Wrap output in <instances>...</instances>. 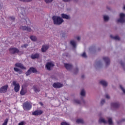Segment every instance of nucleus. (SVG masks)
I'll list each match as a JSON object with an SVG mask.
<instances>
[{
    "label": "nucleus",
    "mask_w": 125,
    "mask_h": 125,
    "mask_svg": "<svg viewBox=\"0 0 125 125\" xmlns=\"http://www.w3.org/2000/svg\"><path fill=\"white\" fill-rule=\"evenodd\" d=\"M52 19L55 25H61L64 22V20L60 17L54 16L52 17Z\"/></svg>",
    "instance_id": "1"
},
{
    "label": "nucleus",
    "mask_w": 125,
    "mask_h": 125,
    "mask_svg": "<svg viewBox=\"0 0 125 125\" xmlns=\"http://www.w3.org/2000/svg\"><path fill=\"white\" fill-rule=\"evenodd\" d=\"M22 107L23 110L29 111L30 109H32V104L29 102H26L23 104Z\"/></svg>",
    "instance_id": "2"
},
{
    "label": "nucleus",
    "mask_w": 125,
    "mask_h": 125,
    "mask_svg": "<svg viewBox=\"0 0 125 125\" xmlns=\"http://www.w3.org/2000/svg\"><path fill=\"white\" fill-rule=\"evenodd\" d=\"M120 18L117 20V23H125V14L124 13H121L120 14Z\"/></svg>",
    "instance_id": "3"
},
{
    "label": "nucleus",
    "mask_w": 125,
    "mask_h": 125,
    "mask_svg": "<svg viewBox=\"0 0 125 125\" xmlns=\"http://www.w3.org/2000/svg\"><path fill=\"white\" fill-rule=\"evenodd\" d=\"M13 84L15 86L14 90L15 92H18L20 90V85H19V83H17V82L16 81H14L13 82Z\"/></svg>",
    "instance_id": "4"
},
{
    "label": "nucleus",
    "mask_w": 125,
    "mask_h": 125,
    "mask_svg": "<svg viewBox=\"0 0 125 125\" xmlns=\"http://www.w3.org/2000/svg\"><path fill=\"white\" fill-rule=\"evenodd\" d=\"M9 51L11 54H16L19 53V49L16 47H11L9 49Z\"/></svg>",
    "instance_id": "5"
},
{
    "label": "nucleus",
    "mask_w": 125,
    "mask_h": 125,
    "mask_svg": "<svg viewBox=\"0 0 125 125\" xmlns=\"http://www.w3.org/2000/svg\"><path fill=\"white\" fill-rule=\"evenodd\" d=\"M8 89V84H6L0 88V93H6Z\"/></svg>",
    "instance_id": "6"
},
{
    "label": "nucleus",
    "mask_w": 125,
    "mask_h": 125,
    "mask_svg": "<svg viewBox=\"0 0 125 125\" xmlns=\"http://www.w3.org/2000/svg\"><path fill=\"white\" fill-rule=\"evenodd\" d=\"M15 67H17L18 68H20L22 70H26V67L24 66V65L21 63L17 62L15 64Z\"/></svg>",
    "instance_id": "7"
},
{
    "label": "nucleus",
    "mask_w": 125,
    "mask_h": 125,
    "mask_svg": "<svg viewBox=\"0 0 125 125\" xmlns=\"http://www.w3.org/2000/svg\"><path fill=\"white\" fill-rule=\"evenodd\" d=\"M43 113V111L42 110H35L33 112H32V115L33 116H40V115H42Z\"/></svg>",
    "instance_id": "8"
},
{
    "label": "nucleus",
    "mask_w": 125,
    "mask_h": 125,
    "mask_svg": "<svg viewBox=\"0 0 125 125\" xmlns=\"http://www.w3.org/2000/svg\"><path fill=\"white\" fill-rule=\"evenodd\" d=\"M53 86L55 88H60V87H62V86H63V84L60 83H53Z\"/></svg>",
    "instance_id": "9"
},
{
    "label": "nucleus",
    "mask_w": 125,
    "mask_h": 125,
    "mask_svg": "<svg viewBox=\"0 0 125 125\" xmlns=\"http://www.w3.org/2000/svg\"><path fill=\"white\" fill-rule=\"evenodd\" d=\"M64 67L67 71H70L73 68V65L69 63H64Z\"/></svg>",
    "instance_id": "10"
},
{
    "label": "nucleus",
    "mask_w": 125,
    "mask_h": 125,
    "mask_svg": "<svg viewBox=\"0 0 125 125\" xmlns=\"http://www.w3.org/2000/svg\"><path fill=\"white\" fill-rule=\"evenodd\" d=\"M53 66H54V64L52 62H47L46 64V67L49 71H50L51 68Z\"/></svg>",
    "instance_id": "11"
},
{
    "label": "nucleus",
    "mask_w": 125,
    "mask_h": 125,
    "mask_svg": "<svg viewBox=\"0 0 125 125\" xmlns=\"http://www.w3.org/2000/svg\"><path fill=\"white\" fill-rule=\"evenodd\" d=\"M103 60L105 62L106 66L110 65V59L109 58L104 57L103 58Z\"/></svg>",
    "instance_id": "12"
},
{
    "label": "nucleus",
    "mask_w": 125,
    "mask_h": 125,
    "mask_svg": "<svg viewBox=\"0 0 125 125\" xmlns=\"http://www.w3.org/2000/svg\"><path fill=\"white\" fill-rule=\"evenodd\" d=\"M21 30H23V31H27V32H31L32 31V29L29 27L27 26H21Z\"/></svg>",
    "instance_id": "13"
},
{
    "label": "nucleus",
    "mask_w": 125,
    "mask_h": 125,
    "mask_svg": "<svg viewBox=\"0 0 125 125\" xmlns=\"http://www.w3.org/2000/svg\"><path fill=\"white\" fill-rule=\"evenodd\" d=\"M49 47V46L48 45H43L42 46V52H45L47 49H48V48Z\"/></svg>",
    "instance_id": "14"
},
{
    "label": "nucleus",
    "mask_w": 125,
    "mask_h": 125,
    "mask_svg": "<svg viewBox=\"0 0 125 125\" xmlns=\"http://www.w3.org/2000/svg\"><path fill=\"white\" fill-rule=\"evenodd\" d=\"M40 57V55L38 53L32 54L31 56V59H38Z\"/></svg>",
    "instance_id": "15"
},
{
    "label": "nucleus",
    "mask_w": 125,
    "mask_h": 125,
    "mask_svg": "<svg viewBox=\"0 0 125 125\" xmlns=\"http://www.w3.org/2000/svg\"><path fill=\"white\" fill-rule=\"evenodd\" d=\"M111 106L113 108H119L120 107V104L119 103H112L111 104Z\"/></svg>",
    "instance_id": "16"
},
{
    "label": "nucleus",
    "mask_w": 125,
    "mask_h": 125,
    "mask_svg": "<svg viewBox=\"0 0 125 125\" xmlns=\"http://www.w3.org/2000/svg\"><path fill=\"white\" fill-rule=\"evenodd\" d=\"M100 83L102 84L103 86H107L108 85V83L104 80H102L100 82Z\"/></svg>",
    "instance_id": "17"
},
{
    "label": "nucleus",
    "mask_w": 125,
    "mask_h": 125,
    "mask_svg": "<svg viewBox=\"0 0 125 125\" xmlns=\"http://www.w3.org/2000/svg\"><path fill=\"white\" fill-rule=\"evenodd\" d=\"M26 93H27V90H24V89L22 88L20 92L21 95H25Z\"/></svg>",
    "instance_id": "18"
},
{
    "label": "nucleus",
    "mask_w": 125,
    "mask_h": 125,
    "mask_svg": "<svg viewBox=\"0 0 125 125\" xmlns=\"http://www.w3.org/2000/svg\"><path fill=\"white\" fill-rule=\"evenodd\" d=\"M61 16L63 19H70V17L65 14H62Z\"/></svg>",
    "instance_id": "19"
},
{
    "label": "nucleus",
    "mask_w": 125,
    "mask_h": 125,
    "mask_svg": "<svg viewBox=\"0 0 125 125\" xmlns=\"http://www.w3.org/2000/svg\"><path fill=\"white\" fill-rule=\"evenodd\" d=\"M99 124H101V123H103L104 124H107L108 122H107L105 119L101 118L99 120Z\"/></svg>",
    "instance_id": "20"
},
{
    "label": "nucleus",
    "mask_w": 125,
    "mask_h": 125,
    "mask_svg": "<svg viewBox=\"0 0 125 125\" xmlns=\"http://www.w3.org/2000/svg\"><path fill=\"white\" fill-rule=\"evenodd\" d=\"M111 39H113V40H115V41H120V37L119 36H116L115 37H114L113 35H110Z\"/></svg>",
    "instance_id": "21"
},
{
    "label": "nucleus",
    "mask_w": 125,
    "mask_h": 125,
    "mask_svg": "<svg viewBox=\"0 0 125 125\" xmlns=\"http://www.w3.org/2000/svg\"><path fill=\"white\" fill-rule=\"evenodd\" d=\"M14 70L15 72H19V74H20V75L22 73V70H21V69H19V68H17L16 67H14Z\"/></svg>",
    "instance_id": "22"
},
{
    "label": "nucleus",
    "mask_w": 125,
    "mask_h": 125,
    "mask_svg": "<svg viewBox=\"0 0 125 125\" xmlns=\"http://www.w3.org/2000/svg\"><path fill=\"white\" fill-rule=\"evenodd\" d=\"M29 69L32 73H37V72H38V71H37V69L34 67H30Z\"/></svg>",
    "instance_id": "23"
},
{
    "label": "nucleus",
    "mask_w": 125,
    "mask_h": 125,
    "mask_svg": "<svg viewBox=\"0 0 125 125\" xmlns=\"http://www.w3.org/2000/svg\"><path fill=\"white\" fill-rule=\"evenodd\" d=\"M76 123L77 124H83V120L78 119L76 120Z\"/></svg>",
    "instance_id": "24"
},
{
    "label": "nucleus",
    "mask_w": 125,
    "mask_h": 125,
    "mask_svg": "<svg viewBox=\"0 0 125 125\" xmlns=\"http://www.w3.org/2000/svg\"><path fill=\"white\" fill-rule=\"evenodd\" d=\"M70 44H71V45H72L73 47H76L77 46V45L76 44V42H75V41H70Z\"/></svg>",
    "instance_id": "25"
},
{
    "label": "nucleus",
    "mask_w": 125,
    "mask_h": 125,
    "mask_svg": "<svg viewBox=\"0 0 125 125\" xmlns=\"http://www.w3.org/2000/svg\"><path fill=\"white\" fill-rule=\"evenodd\" d=\"M30 38L31 41H33V42H36V41H37V37H36V36H31Z\"/></svg>",
    "instance_id": "26"
},
{
    "label": "nucleus",
    "mask_w": 125,
    "mask_h": 125,
    "mask_svg": "<svg viewBox=\"0 0 125 125\" xmlns=\"http://www.w3.org/2000/svg\"><path fill=\"white\" fill-rule=\"evenodd\" d=\"M33 89L35 92H40V89L37 88L36 86H33Z\"/></svg>",
    "instance_id": "27"
},
{
    "label": "nucleus",
    "mask_w": 125,
    "mask_h": 125,
    "mask_svg": "<svg viewBox=\"0 0 125 125\" xmlns=\"http://www.w3.org/2000/svg\"><path fill=\"white\" fill-rule=\"evenodd\" d=\"M108 123L109 125H113V121L112 120V118H110L108 119Z\"/></svg>",
    "instance_id": "28"
},
{
    "label": "nucleus",
    "mask_w": 125,
    "mask_h": 125,
    "mask_svg": "<svg viewBox=\"0 0 125 125\" xmlns=\"http://www.w3.org/2000/svg\"><path fill=\"white\" fill-rule=\"evenodd\" d=\"M85 95V92L84 91V89H82L81 92V96H84Z\"/></svg>",
    "instance_id": "29"
},
{
    "label": "nucleus",
    "mask_w": 125,
    "mask_h": 125,
    "mask_svg": "<svg viewBox=\"0 0 125 125\" xmlns=\"http://www.w3.org/2000/svg\"><path fill=\"white\" fill-rule=\"evenodd\" d=\"M8 123V118H6L4 120V123L2 124V125H7Z\"/></svg>",
    "instance_id": "30"
},
{
    "label": "nucleus",
    "mask_w": 125,
    "mask_h": 125,
    "mask_svg": "<svg viewBox=\"0 0 125 125\" xmlns=\"http://www.w3.org/2000/svg\"><path fill=\"white\" fill-rule=\"evenodd\" d=\"M31 71L30 70V69L25 73V75L27 77H28V76H29V75H31Z\"/></svg>",
    "instance_id": "31"
},
{
    "label": "nucleus",
    "mask_w": 125,
    "mask_h": 125,
    "mask_svg": "<svg viewBox=\"0 0 125 125\" xmlns=\"http://www.w3.org/2000/svg\"><path fill=\"white\" fill-rule=\"evenodd\" d=\"M104 21H108L109 20V17L107 16H104Z\"/></svg>",
    "instance_id": "32"
},
{
    "label": "nucleus",
    "mask_w": 125,
    "mask_h": 125,
    "mask_svg": "<svg viewBox=\"0 0 125 125\" xmlns=\"http://www.w3.org/2000/svg\"><path fill=\"white\" fill-rule=\"evenodd\" d=\"M20 1H23V2H29L32 1V0H19Z\"/></svg>",
    "instance_id": "33"
},
{
    "label": "nucleus",
    "mask_w": 125,
    "mask_h": 125,
    "mask_svg": "<svg viewBox=\"0 0 125 125\" xmlns=\"http://www.w3.org/2000/svg\"><path fill=\"white\" fill-rule=\"evenodd\" d=\"M81 56L82 57H83L84 58H86L87 56H86V54H85V52H83V54L81 55Z\"/></svg>",
    "instance_id": "34"
},
{
    "label": "nucleus",
    "mask_w": 125,
    "mask_h": 125,
    "mask_svg": "<svg viewBox=\"0 0 125 125\" xmlns=\"http://www.w3.org/2000/svg\"><path fill=\"white\" fill-rule=\"evenodd\" d=\"M52 1H53V0H45V2H46V3H49L52 2Z\"/></svg>",
    "instance_id": "35"
},
{
    "label": "nucleus",
    "mask_w": 125,
    "mask_h": 125,
    "mask_svg": "<svg viewBox=\"0 0 125 125\" xmlns=\"http://www.w3.org/2000/svg\"><path fill=\"white\" fill-rule=\"evenodd\" d=\"M74 103H76V104H81V101H80L78 100H75Z\"/></svg>",
    "instance_id": "36"
},
{
    "label": "nucleus",
    "mask_w": 125,
    "mask_h": 125,
    "mask_svg": "<svg viewBox=\"0 0 125 125\" xmlns=\"http://www.w3.org/2000/svg\"><path fill=\"white\" fill-rule=\"evenodd\" d=\"M120 88L123 91L124 93H125V89L123 87L122 85H120Z\"/></svg>",
    "instance_id": "37"
},
{
    "label": "nucleus",
    "mask_w": 125,
    "mask_h": 125,
    "mask_svg": "<svg viewBox=\"0 0 125 125\" xmlns=\"http://www.w3.org/2000/svg\"><path fill=\"white\" fill-rule=\"evenodd\" d=\"M61 125H70L66 122H62L61 124Z\"/></svg>",
    "instance_id": "38"
},
{
    "label": "nucleus",
    "mask_w": 125,
    "mask_h": 125,
    "mask_svg": "<svg viewBox=\"0 0 125 125\" xmlns=\"http://www.w3.org/2000/svg\"><path fill=\"white\" fill-rule=\"evenodd\" d=\"M27 46H28V44H24L21 45V47L22 48L24 47V48H26V47H27Z\"/></svg>",
    "instance_id": "39"
},
{
    "label": "nucleus",
    "mask_w": 125,
    "mask_h": 125,
    "mask_svg": "<svg viewBox=\"0 0 125 125\" xmlns=\"http://www.w3.org/2000/svg\"><path fill=\"white\" fill-rule=\"evenodd\" d=\"M104 103H105V100H102L101 102V104L102 105H103V104H104Z\"/></svg>",
    "instance_id": "40"
},
{
    "label": "nucleus",
    "mask_w": 125,
    "mask_h": 125,
    "mask_svg": "<svg viewBox=\"0 0 125 125\" xmlns=\"http://www.w3.org/2000/svg\"><path fill=\"white\" fill-rule=\"evenodd\" d=\"M105 97H106L107 99H110V96H109V95H108V94L105 95Z\"/></svg>",
    "instance_id": "41"
},
{
    "label": "nucleus",
    "mask_w": 125,
    "mask_h": 125,
    "mask_svg": "<svg viewBox=\"0 0 125 125\" xmlns=\"http://www.w3.org/2000/svg\"><path fill=\"white\" fill-rule=\"evenodd\" d=\"M18 125H24V122H21V123H19Z\"/></svg>",
    "instance_id": "42"
},
{
    "label": "nucleus",
    "mask_w": 125,
    "mask_h": 125,
    "mask_svg": "<svg viewBox=\"0 0 125 125\" xmlns=\"http://www.w3.org/2000/svg\"><path fill=\"white\" fill-rule=\"evenodd\" d=\"M62 0L65 2H68V1H70L71 0Z\"/></svg>",
    "instance_id": "43"
},
{
    "label": "nucleus",
    "mask_w": 125,
    "mask_h": 125,
    "mask_svg": "<svg viewBox=\"0 0 125 125\" xmlns=\"http://www.w3.org/2000/svg\"><path fill=\"white\" fill-rule=\"evenodd\" d=\"M10 18L11 19V20H14V19H15L14 17H10Z\"/></svg>",
    "instance_id": "44"
},
{
    "label": "nucleus",
    "mask_w": 125,
    "mask_h": 125,
    "mask_svg": "<svg viewBox=\"0 0 125 125\" xmlns=\"http://www.w3.org/2000/svg\"><path fill=\"white\" fill-rule=\"evenodd\" d=\"M77 40L78 41H80L81 40V38L80 37H77Z\"/></svg>",
    "instance_id": "45"
},
{
    "label": "nucleus",
    "mask_w": 125,
    "mask_h": 125,
    "mask_svg": "<svg viewBox=\"0 0 125 125\" xmlns=\"http://www.w3.org/2000/svg\"><path fill=\"white\" fill-rule=\"evenodd\" d=\"M39 104L41 105V106H43V104H42V102H40Z\"/></svg>",
    "instance_id": "46"
},
{
    "label": "nucleus",
    "mask_w": 125,
    "mask_h": 125,
    "mask_svg": "<svg viewBox=\"0 0 125 125\" xmlns=\"http://www.w3.org/2000/svg\"><path fill=\"white\" fill-rule=\"evenodd\" d=\"M78 72H79V69L76 68V72H75V74H77V73H78Z\"/></svg>",
    "instance_id": "47"
},
{
    "label": "nucleus",
    "mask_w": 125,
    "mask_h": 125,
    "mask_svg": "<svg viewBox=\"0 0 125 125\" xmlns=\"http://www.w3.org/2000/svg\"><path fill=\"white\" fill-rule=\"evenodd\" d=\"M121 122H125V119H122Z\"/></svg>",
    "instance_id": "48"
},
{
    "label": "nucleus",
    "mask_w": 125,
    "mask_h": 125,
    "mask_svg": "<svg viewBox=\"0 0 125 125\" xmlns=\"http://www.w3.org/2000/svg\"><path fill=\"white\" fill-rule=\"evenodd\" d=\"M121 65L122 66H124V63H123V62H121Z\"/></svg>",
    "instance_id": "49"
},
{
    "label": "nucleus",
    "mask_w": 125,
    "mask_h": 125,
    "mask_svg": "<svg viewBox=\"0 0 125 125\" xmlns=\"http://www.w3.org/2000/svg\"><path fill=\"white\" fill-rule=\"evenodd\" d=\"M82 79H83L84 78V75H82Z\"/></svg>",
    "instance_id": "50"
},
{
    "label": "nucleus",
    "mask_w": 125,
    "mask_h": 125,
    "mask_svg": "<svg viewBox=\"0 0 125 125\" xmlns=\"http://www.w3.org/2000/svg\"><path fill=\"white\" fill-rule=\"evenodd\" d=\"M123 9L125 10V6H124Z\"/></svg>",
    "instance_id": "51"
},
{
    "label": "nucleus",
    "mask_w": 125,
    "mask_h": 125,
    "mask_svg": "<svg viewBox=\"0 0 125 125\" xmlns=\"http://www.w3.org/2000/svg\"><path fill=\"white\" fill-rule=\"evenodd\" d=\"M117 124H120V123H119V122H117Z\"/></svg>",
    "instance_id": "52"
},
{
    "label": "nucleus",
    "mask_w": 125,
    "mask_h": 125,
    "mask_svg": "<svg viewBox=\"0 0 125 125\" xmlns=\"http://www.w3.org/2000/svg\"><path fill=\"white\" fill-rule=\"evenodd\" d=\"M62 37H65V36H63V35H62Z\"/></svg>",
    "instance_id": "53"
},
{
    "label": "nucleus",
    "mask_w": 125,
    "mask_h": 125,
    "mask_svg": "<svg viewBox=\"0 0 125 125\" xmlns=\"http://www.w3.org/2000/svg\"><path fill=\"white\" fill-rule=\"evenodd\" d=\"M0 102H1V101H0Z\"/></svg>",
    "instance_id": "54"
}]
</instances>
